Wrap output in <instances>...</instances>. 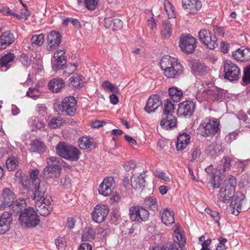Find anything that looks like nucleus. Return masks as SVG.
Returning a JSON list of instances; mask_svg holds the SVG:
<instances>
[{"mask_svg": "<svg viewBox=\"0 0 250 250\" xmlns=\"http://www.w3.org/2000/svg\"><path fill=\"white\" fill-rule=\"evenodd\" d=\"M19 221L22 226L35 228L39 224L40 219L33 208L29 207L20 213Z\"/></svg>", "mask_w": 250, "mask_h": 250, "instance_id": "nucleus-1", "label": "nucleus"}, {"mask_svg": "<svg viewBox=\"0 0 250 250\" xmlns=\"http://www.w3.org/2000/svg\"><path fill=\"white\" fill-rule=\"evenodd\" d=\"M57 153L61 157L71 161H76L81 154L79 150L65 143L58 144L56 148Z\"/></svg>", "mask_w": 250, "mask_h": 250, "instance_id": "nucleus-2", "label": "nucleus"}, {"mask_svg": "<svg viewBox=\"0 0 250 250\" xmlns=\"http://www.w3.org/2000/svg\"><path fill=\"white\" fill-rule=\"evenodd\" d=\"M224 77L226 80L232 82L240 78V69L239 66L230 60H226L223 65Z\"/></svg>", "mask_w": 250, "mask_h": 250, "instance_id": "nucleus-3", "label": "nucleus"}, {"mask_svg": "<svg viewBox=\"0 0 250 250\" xmlns=\"http://www.w3.org/2000/svg\"><path fill=\"white\" fill-rule=\"evenodd\" d=\"M198 37L200 42L210 49H214L218 46L216 36L208 29L200 30Z\"/></svg>", "mask_w": 250, "mask_h": 250, "instance_id": "nucleus-4", "label": "nucleus"}, {"mask_svg": "<svg viewBox=\"0 0 250 250\" xmlns=\"http://www.w3.org/2000/svg\"><path fill=\"white\" fill-rule=\"evenodd\" d=\"M179 46L187 54L193 53L196 48V40L192 36L182 34L180 37Z\"/></svg>", "mask_w": 250, "mask_h": 250, "instance_id": "nucleus-5", "label": "nucleus"}, {"mask_svg": "<svg viewBox=\"0 0 250 250\" xmlns=\"http://www.w3.org/2000/svg\"><path fill=\"white\" fill-rule=\"evenodd\" d=\"M47 186L45 183H41L34 191L33 200L41 201L45 206H51L52 199L50 195L46 194Z\"/></svg>", "mask_w": 250, "mask_h": 250, "instance_id": "nucleus-6", "label": "nucleus"}, {"mask_svg": "<svg viewBox=\"0 0 250 250\" xmlns=\"http://www.w3.org/2000/svg\"><path fill=\"white\" fill-rule=\"evenodd\" d=\"M77 101L73 96L65 97L58 105L59 110L69 116H73L76 110Z\"/></svg>", "mask_w": 250, "mask_h": 250, "instance_id": "nucleus-7", "label": "nucleus"}, {"mask_svg": "<svg viewBox=\"0 0 250 250\" xmlns=\"http://www.w3.org/2000/svg\"><path fill=\"white\" fill-rule=\"evenodd\" d=\"M109 211L108 206L103 204H98L95 206L91 213L94 222L101 223L104 221Z\"/></svg>", "mask_w": 250, "mask_h": 250, "instance_id": "nucleus-8", "label": "nucleus"}, {"mask_svg": "<svg viewBox=\"0 0 250 250\" xmlns=\"http://www.w3.org/2000/svg\"><path fill=\"white\" fill-rule=\"evenodd\" d=\"M129 215L131 221L145 222L148 219L149 212L141 207L136 206L131 207L129 209Z\"/></svg>", "mask_w": 250, "mask_h": 250, "instance_id": "nucleus-9", "label": "nucleus"}, {"mask_svg": "<svg viewBox=\"0 0 250 250\" xmlns=\"http://www.w3.org/2000/svg\"><path fill=\"white\" fill-rule=\"evenodd\" d=\"M195 110V103L192 101L186 100L179 104L177 113L180 117H190Z\"/></svg>", "mask_w": 250, "mask_h": 250, "instance_id": "nucleus-10", "label": "nucleus"}, {"mask_svg": "<svg viewBox=\"0 0 250 250\" xmlns=\"http://www.w3.org/2000/svg\"><path fill=\"white\" fill-rule=\"evenodd\" d=\"M219 123L214 120H209L208 122H204L198 129V133L203 136L214 135L218 130Z\"/></svg>", "mask_w": 250, "mask_h": 250, "instance_id": "nucleus-11", "label": "nucleus"}, {"mask_svg": "<svg viewBox=\"0 0 250 250\" xmlns=\"http://www.w3.org/2000/svg\"><path fill=\"white\" fill-rule=\"evenodd\" d=\"M15 198V194L12 190L9 188H4L0 192V210L10 207Z\"/></svg>", "mask_w": 250, "mask_h": 250, "instance_id": "nucleus-12", "label": "nucleus"}, {"mask_svg": "<svg viewBox=\"0 0 250 250\" xmlns=\"http://www.w3.org/2000/svg\"><path fill=\"white\" fill-rule=\"evenodd\" d=\"M245 195L241 192H237L233 194L230 202V208L232 214L237 216L242 211V207Z\"/></svg>", "mask_w": 250, "mask_h": 250, "instance_id": "nucleus-13", "label": "nucleus"}, {"mask_svg": "<svg viewBox=\"0 0 250 250\" xmlns=\"http://www.w3.org/2000/svg\"><path fill=\"white\" fill-rule=\"evenodd\" d=\"M115 186V181L112 177H107L103 180L100 185L98 191L100 194L104 196L109 195Z\"/></svg>", "mask_w": 250, "mask_h": 250, "instance_id": "nucleus-14", "label": "nucleus"}, {"mask_svg": "<svg viewBox=\"0 0 250 250\" xmlns=\"http://www.w3.org/2000/svg\"><path fill=\"white\" fill-rule=\"evenodd\" d=\"M177 118L172 114H162L160 125L164 129L170 130L177 127Z\"/></svg>", "mask_w": 250, "mask_h": 250, "instance_id": "nucleus-15", "label": "nucleus"}, {"mask_svg": "<svg viewBox=\"0 0 250 250\" xmlns=\"http://www.w3.org/2000/svg\"><path fill=\"white\" fill-rule=\"evenodd\" d=\"M132 187L136 190L142 191L146 186V176L145 173H135L130 179Z\"/></svg>", "mask_w": 250, "mask_h": 250, "instance_id": "nucleus-16", "label": "nucleus"}, {"mask_svg": "<svg viewBox=\"0 0 250 250\" xmlns=\"http://www.w3.org/2000/svg\"><path fill=\"white\" fill-rule=\"evenodd\" d=\"M13 221L12 214L8 211L3 212L0 216V234L8 231Z\"/></svg>", "mask_w": 250, "mask_h": 250, "instance_id": "nucleus-17", "label": "nucleus"}, {"mask_svg": "<svg viewBox=\"0 0 250 250\" xmlns=\"http://www.w3.org/2000/svg\"><path fill=\"white\" fill-rule=\"evenodd\" d=\"M161 241L157 244V250H183L177 242L167 241L165 236L160 237Z\"/></svg>", "mask_w": 250, "mask_h": 250, "instance_id": "nucleus-18", "label": "nucleus"}, {"mask_svg": "<svg viewBox=\"0 0 250 250\" xmlns=\"http://www.w3.org/2000/svg\"><path fill=\"white\" fill-rule=\"evenodd\" d=\"M188 64L196 75L204 76L208 72V67L196 60H189Z\"/></svg>", "mask_w": 250, "mask_h": 250, "instance_id": "nucleus-19", "label": "nucleus"}, {"mask_svg": "<svg viewBox=\"0 0 250 250\" xmlns=\"http://www.w3.org/2000/svg\"><path fill=\"white\" fill-rule=\"evenodd\" d=\"M182 6L187 13L195 14L201 9L202 4L199 0H183Z\"/></svg>", "mask_w": 250, "mask_h": 250, "instance_id": "nucleus-20", "label": "nucleus"}, {"mask_svg": "<svg viewBox=\"0 0 250 250\" xmlns=\"http://www.w3.org/2000/svg\"><path fill=\"white\" fill-rule=\"evenodd\" d=\"M183 72V67L177 60L173 62L170 66L165 72V75L169 78H176Z\"/></svg>", "mask_w": 250, "mask_h": 250, "instance_id": "nucleus-21", "label": "nucleus"}, {"mask_svg": "<svg viewBox=\"0 0 250 250\" xmlns=\"http://www.w3.org/2000/svg\"><path fill=\"white\" fill-rule=\"evenodd\" d=\"M61 42V36L60 33L55 31H52L47 36V48L52 50L57 47Z\"/></svg>", "mask_w": 250, "mask_h": 250, "instance_id": "nucleus-22", "label": "nucleus"}, {"mask_svg": "<svg viewBox=\"0 0 250 250\" xmlns=\"http://www.w3.org/2000/svg\"><path fill=\"white\" fill-rule=\"evenodd\" d=\"M61 168L57 165H50L46 167L43 170V175L46 178L57 177L60 176Z\"/></svg>", "mask_w": 250, "mask_h": 250, "instance_id": "nucleus-23", "label": "nucleus"}, {"mask_svg": "<svg viewBox=\"0 0 250 250\" xmlns=\"http://www.w3.org/2000/svg\"><path fill=\"white\" fill-rule=\"evenodd\" d=\"M162 222L166 226H170L174 223V213L167 208H164L160 212Z\"/></svg>", "mask_w": 250, "mask_h": 250, "instance_id": "nucleus-24", "label": "nucleus"}, {"mask_svg": "<svg viewBox=\"0 0 250 250\" xmlns=\"http://www.w3.org/2000/svg\"><path fill=\"white\" fill-rule=\"evenodd\" d=\"M14 40V36L10 31H5L0 36V50L6 48L12 43Z\"/></svg>", "mask_w": 250, "mask_h": 250, "instance_id": "nucleus-25", "label": "nucleus"}, {"mask_svg": "<svg viewBox=\"0 0 250 250\" xmlns=\"http://www.w3.org/2000/svg\"><path fill=\"white\" fill-rule=\"evenodd\" d=\"M233 58L240 62H246L250 59V49L239 48L232 53Z\"/></svg>", "mask_w": 250, "mask_h": 250, "instance_id": "nucleus-26", "label": "nucleus"}, {"mask_svg": "<svg viewBox=\"0 0 250 250\" xmlns=\"http://www.w3.org/2000/svg\"><path fill=\"white\" fill-rule=\"evenodd\" d=\"M190 137L189 134L185 132L180 134L177 138L176 149L178 151L184 150L189 143Z\"/></svg>", "mask_w": 250, "mask_h": 250, "instance_id": "nucleus-27", "label": "nucleus"}, {"mask_svg": "<svg viewBox=\"0 0 250 250\" xmlns=\"http://www.w3.org/2000/svg\"><path fill=\"white\" fill-rule=\"evenodd\" d=\"M234 190L228 189L224 188H221L218 195V200L220 203H228L233 196Z\"/></svg>", "mask_w": 250, "mask_h": 250, "instance_id": "nucleus-28", "label": "nucleus"}, {"mask_svg": "<svg viewBox=\"0 0 250 250\" xmlns=\"http://www.w3.org/2000/svg\"><path fill=\"white\" fill-rule=\"evenodd\" d=\"M65 82L62 79L55 78L48 83L49 89L55 93H58L64 87Z\"/></svg>", "mask_w": 250, "mask_h": 250, "instance_id": "nucleus-29", "label": "nucleus"}, {"mask_svg": "<svg viewBox=\"0 0 250 250\" xmlns=\"http://www.w3.org/2000/svg\"><path fill=\"white\" fill-rule=\"evenodd\" d=\"M217 168L215 169L212 165H210L206 168L205 171L212 178L211 182L213 188H218L219 187V182L223 178L217 175L216 173Z\"/></svg>", "mask_w": 250, "mask_h": 250, "instance_id": "nucleus-30", "label": "nucleus"}, {"mask_svg": "<svg viewBox=\"0 0 250 250\" xmlns=\"http://www.w3.org/2000/svg\"><path fill=\"white\" fill-rule=\"evenodd\" d=\"M223 160L224 161V166L223 167H217L216 174L220 177L223 178L227 169L230 167L232 159L228 157L224 156L223 158Z\"/></svg>", "mask_w": 250, "mask_h": 250, "instance_id": "nucleus-31", "label": "nucleus"}, {"mask_svg": "<svg viewBox=\"0 0 250 250\" xmlns=\"http://www.w3.org/2000/svg\"><path fill=\"white\" fill-rule=\"evenodd\" d=\"M161 106L162 108V114H172L174 112V104L169 99L161 101Z\"/></svg>", "mask_w": 250, "mask_h": 250, "instance_id": "nucleus-32", "label": "nucleus"}, {"mask_svg": "<svg viewBox=\"0 0 250 250\" xmlns=\"http://www.w3.org/2000/svg\"><path fill=\"white\" fill-rule=\"evenodd\" d=\"M172 34L171 24L167 20L162 21L161 34L165 39L169 38Z\"/></svg>", "mask_w": 250, "mask_h": 250, "instance_id": "nucleus-33", "label": "nucleus"}, {"mask_svg": "<svg viewBox=\"0 0 250 250\" xmlns=\"http://www.w3.org/2000/svg\"><path fill=\"white\" fill-rule=\"evenodd\" d=\"M35 208L39 213L42 216H47L52 210V207L45 206L41 201H36Z\"/></svg>", "mask_w": 250, "mask_h": 250, "instance_id": "nucleus-34", "label": "nucleus"}, {"mask_svg": "<svg viewBox=\"0 0 250 250\" xmlns=\"http://www.w3.org/2000/svg\"><path fill=\"white\" fill-rule=\"evenodd\" d=\"M70 85L73 88H79L83 86V77L78 74L74 75L70 78Z\"/></svg>", "mask_w": 250, "mask_h": 250, "instance_id": "nucleus-35", "label": "nucleus"}, {"mask_svg": "<svg viewBox=\"0 0 250 250\" xmlns=\"http://www.w3.org/2000/svg\"><path fill=\"white\" fill-rule=\"evenodd\" d=\"M168 92L170 98L175 102H179L183 94L182 90L176 87L169 88Z\"/></svg>", "mask_w": 250, "mask_h": 250, "instance_id": "nucleus-36", "label": "nucleus"}, {"mask_svg": "<svg viewBox=\"0 0 250 250\" xmlns=\"http://www.w3.org/2000/svg\"><path fill=\"white\" fill-rule=\"evenodd\" d=\"M156 109V95L150 96L147 101L145 110L148 113L154 112Z\"/></svg>", "mask_w": 250, "mask_h": 250, "instance_id": "nucleus-37", "label": "nucleus"}, {"mask_svg": "<svg viewBox=\"0 0 250 250\" xmlns=\"http://www.w3.org/2000/svg\"><path fill=\"white\" fill-rule=\"evenodd\" d=\"M177 60L175 58H171L169 56L163 57L160 61V66L161 69L164 71V73L166 69H167L170 65L175 62Z\"/></svg>", "mask_w": 250, "mask_h": 250, "instance_id": "nucleus-38", "label": "nucleus"}, {"mask_svg": "<svg viewBox=\"0 0 250 250\" xmlns=\"http://www.w3.org/2000/svg\"><path fill=\"white\" fill-rule=\"evenodd\" d=\"M40 171L38 169H32L30 172V179L28 182L30 183V181L32 182V185L35 186V189L38 188V186L41 183H44L43 182H41L39 179Z\"/></svg>", "mask_w": 250, "mask_h": 250, "instance_id": "nucleus-39", "label": "nucleus"}, {"mask_svg": "<svg viewBox=\"0 0 250 250\" xmlns=\"http://www.w3.org/2000/svg\"><path fill=\"white\" fill-rule=\"evenodd\" d=\"M164 7L168 19L175 18L176 17L174 7L168 0H165Z\"/></svg>", "mask_w": 250, "mask_h": 250, "instance_id": "nucleus-40", "label": "nucleus"}, {"mask_svg": "<svg viewBox=\"0 0 250 250\" xmlns=\"http://www.w3.org/2000/svg\"><path fill=\"white\" fill-rule=\"evenodd\" d=\"M13 210L17 212L24 211L26 207V204L23 199H18L16 201L13 202V205L11 206Z\"/></svg>", "mask_w": 250, "mask_h": 250, "instance_id": "nucleus-41", "label": "nucleus"}, {"mask_svg": "<svg viewBox=\"0 0 250 250\" xmlns=\"http://www.w3.org/2000/svg\"><path fill=\"white\" fill-rule=\"evenodd\" d=\"M79 146L82 149L90 148L93 146V141L92 139L87 136H83L80 138Z\"/></svg>", "mask_w": 250, "mask_h": 250, "instance_id": "nucleus-42", "label": "nucleus"}, {"mask_svg": "<svg viewBox=\"0 0 250 250\" xmlns=\"http://www.w3.org/2000/svg\"><path fill=\"white\" fill-rule=\"evenodd\" d=\"M210 94L217 101L222 100L226 96V91L223 89L215 87L209 91Z\"/></svg>", "mask_w": 250, "mask_h": 250, "instance_id": "nucleus-43", "label": "nucleus"}, {"mask_svg": "<svg viewBox=\"0 0 250 250\" xmlns=\"http://www.w3.org/2000/svg\"><path fill=\"white\" fill-rule=\"evenodd\" d=\"M31 149L33 152H43L45 149V146L39 140H34L31 144Z\"/></svg>", "mask_w": 250, "mask_h": 250, "instance_id": "nucleus-44", "label": "nucleus"}, {"mask_svg": "<svg viewBox=\"0 0 250 250\" xmlns=\"http://www.w3.org/2000/svg\"><path fill=\"white\" fill-rule=\"evenodd\" d=\"M15 58L14 55L11 53H8L2 56L0 59V64L2 66L11 65Z\"/></svg>", "mask_w": 250, "mask_h": 250, "instance_id": "nucleus-45", "label": "nucleus"}, {"mask_svg": "<svg viewBox=\"0 0 250 250\" xmlns=\"http://www.w3.org/2000/svg\"><path fill=\"white\" fill-rule=\"evenodd\" d=\"M95 237V233L93 229L89 228L83 231L82 239L83 241H91L94 239Z\"/></svg>", "mask_w": 250, "mask_h": 250, "instance_id": "nucleus-46", "label": "nucleus"}, {"mask_svg": "<svg viewBox=\"0 0 250 250\" xmlns=\"http://www.w3.org/2000/svg\"><path fill=\"white\" fill-rule=\"evenodd\" d=\"M65 124L63 119L61 117L52 118L48 125L51 128H56L60 127Z\"/></svg>", "mask_w": 250, "mask_h": 250, "instance_id": "nucleus-47", "label": "nucleus"}, {"mask_svg": "<svg viewBox=\"0 0 250 250\" xmlns=\"http://www.w3.org/2000/svg\"><path fill=\"white\" fill-rule=\"evenodd\" d=\"M236 184V178L233 176H229L224 181V188L235 191Z\"/></svg>", "mask_w": 250, "mask_h": 250, "instance_id": "nucleus-48", "label": "nucleus"}, {"mask_svg": "<svg viewBox=\"0 0 250 250\" xmlns=\"http://www.w3.org/2000/svg\"><path fill=\"white\" fill-rule=\"evenodd\" d=\"M6 167L9 171L14 170L19 165V161L17 158L12 156L9 157L6 160Z\"/></svg>", "mask_w": 250, "mask_h": 250, "instance_id": "nucleus-49", "label": "nucleus"}, {"mask_svg": "<svg viewBox=\"0 0 250 250\" xmlns=\"http://www.w3.org/2000/svg\"><path fill=\"white\" fill-rule=\"evenodd\" d=\"M201 148H200L199 146H196L193 147V148L191 150V159L190 161L191 162H194L198 159L199 158L201 154Z\"/></svg>", "mask_w": 250, "mask_h": 250, "instance_id": "nucleus-50", "label": "nucleus"}, {"mask_svg": "<svg viewBox=\"0 0 250 250\" xmlns=\"http://www.w3.org/2000/svg\"><path fill=\"white\" fill-rule=\"evenodd\" d=\"M44 36L43 34L39 35H34L31 39V42L32 44L36 46H41L44 42Z\"/></svg>", "mask_w": 250, "mask_h": 250, "instance_id": "nucleus-51", "label": "nucleus"}, {"mask_svg": "<svg viewBox=\"0 0 250 250\" xmlns=\"http://www.w3.org/2000/svg\"><path fill=\"white\" fill-rule=\"evenodd\" d=\"M102 87L104 89L108 90L112 93H118L119 92L118 87L108 81L103 82Z\"/></svg>", "mask_w": 250, "mask_h": 250, "instance_id": "nucleus-52", "label": "nucleus"}, {"mask_svg": "<svg viewBox=\"0 0 250 250\" xmlns=\"http://www.w3.org/2000/svg\"><path fill=\"white\" fill-rule=\"evenodd\" d=\"M41 95V92L40 91L39 88L38 86H36L35 87H30L28 89V91L26 93V95L30 98H32L34 99H36L38 98Z\"/></svg>", "mask_w": 250, "mask_h": 250, "instance_id": "nucleus-53", "label": "nucleus"}, {"mask_svg": "<svg viewBox=\"0 0 250 250\" xmlns=\"http://www.w3.org/2000/svg\"><path fill=\"white\" fill-rule=\"evenodd\" d=\"M205 212L208 214L209 215L213 220L218 223V226H220L219 221L220 220V215L219 212L215 210H212L209 208H206Z\"/></svg>", "mask_w": 250, "mask_h": 250, "instance_id": "nucleus-54", "label": "nucleus"}, {"mask_svg": "<svg viewBox=\"0 0 250 250\" xmlns=\"http://www.w3.org/2000/svg\"><path fill=\"white\" fill-rule=\"evenodd\" d=\"M174 236L176 238L177 240V242L180 244V242H185V239L181 233V230L180 229L179 225L178 224H177L175 225V229L174 230ZM176 242L175 240L174 241Z\"/></svg>", "mask_w": 250, "mask_h": 250, "instance_id": "nucleus-55", "label": "nucleus"}, {"mask_svg": "<svg viewBox=\"0 0 250 250\" xmlns=\"http://www.w3.org/2000/svg\"><path fill=\"white\" fill-rule=\"evenodd\" d=\"M77 67V65L76 63H70L67 64L64 70L63 74L65 75L66 76H69L76 70Z\"/></svg>", "mask_w": 250, "mask_h": 250, "instance_id": "nucleus-56", "label": "nucleus"}, {"mask_svg": "<svg viewBox=\"0 0 250 250\" xmlns=\"http://www.w3.org/2000/svg\"><path fill=\"white\" fill-rule=\"evenodd\" d=\"M64 50L59 49L54 54V59L62 60L66 61V56Z\"/></svg>", "mask_w": 250, "mask_h": 250, "instance_id": "nucleus-57", "label": "nucleus"}, {"mask_svg": "<svg viewBox=\"0 0 250 250\" xmlns=\"http://www.w3.org/2000/svg\"><path fill=\"white\" fill-rule=\"evenodd\" d=\"M86 7L89 10L95 9L98 5V0H84Z\"/></svg>", "mask_w": 250, "mask_h": 250, "instance_id": "nucleus-58", "label": "nucleus"}, {"mask_svg": "<svg viewBox=\"0 0 250 250\" xmlns=\"http://www.w3.org/2000/svg\"><path fill=\"white\" fill-rule=\"evenodd\" d=\"M65 62L66 61H62V60L54 59L53 61V68L55 71L62 69L65 64Z\"/></svg>", "mask_w": 250, "mask_h": 250, "instance_id": "nucleus-59", "label": "nucleus"}, {"mask_svg": "<svg viewBox=\"0 0 250 250\" xmlns=\"http://www.w3.org/2000/svg\"><path fill=\"white\" fill-rule=\"evenodd\" d=\"M145 205L149 208H155V206L156 203V199L154 196H150L146 198L144 202Z\"/></svg>", "mask_w": 250, "mask_h": 250, "instance_id": "nucleus-60", "label": "nucleus"}, {"mask_svg": "<svg viewBox=\"0 0 250 250\" xmlns=\"http://www.w3.org/2000/svg\"><path fill=\"white\" fill-rule=\"evenodd\" d=\"M243 81L246 83H250V64L244 69Z\"/></svg>", "mask_w": 250, "mask_h": 250, "instance_id": "nucleus-61", "label": "nucleus"}, {"mask_svg": "<svg viewBox=\"0 0 250 250\" xmlns=\"http://www.w3.org/2000/svg\"><path fill=\"white\" fill-rule=\"evenodd\" d=\"M136 166V163L133 160L126 162L124 164V167L126 171H129L132 169L135 168Z\"/></svg>", "mask_w": 250, "mask_h": 250, "instance_id": "nucleus-62", "label": "nucleus"}, {"mask_svg": "<svg viewBox=\"0 0 250 250\" xmlns=\"http://www.w3.org/2000/svg\"><path fill=\"white\" fill-rule=\"evenodd\" d=\"M239 133V130H236L234 131H233L230 133L228 136H227L225 138L226 140L228 142L230 143L232 141L235 140L236 139V136Z\"/></svg>", "mask_w": 250, "mask_h": 250, "instance_id": "nucleus-63", "label": "nucleus"}, {"mask_svg": "<svg viewBox=\"0 0 250 250\" xmlns=\"http://www.w3.org/2000/svg\"><path fill=\"white\" fill-rule=\"evenodd\" d=\"M218 240L219 243L216 247V250H225L227 249V247L226 246V243L227 242V239L219 238Z\"/></svg>", "mask_w": 250, "mask_h": 250, "instance_id": "nucleus-64", "label": "nucleus"}]
</instances>
